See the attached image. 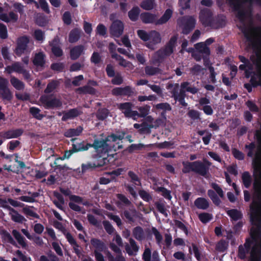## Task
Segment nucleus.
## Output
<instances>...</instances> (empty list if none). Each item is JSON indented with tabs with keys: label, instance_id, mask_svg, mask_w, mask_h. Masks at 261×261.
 <instances>
[{
	"label": "nucleus",
	"instance_id": "f257e3e1",
	"mask_svg": "<svg viewBox=\"0 0 261 261\" xmlns=\"http://www.w3.org/2000/svg\"><path fill=\"white\" fill-rule=\"evenodd\" d=\"M250 219L252 225L251 240L247 239L244 246L239 247V256L244 258L246 253L249 251L250 261H259L261 256V191L257 189H254L250 205Z\"/></svg>",
	"mask_w": 261,
	"mask_h": 261
},
{
	"label": "nucleus",
	"instance_id": "f03ea898",
	"mask_svg": "<svg viewBox=\"0 0 261 261\" xmlns=\"http://www.w3.org/2000/svg\"><path fill=\"white\" fill-rule=\"evenodd\" d=\"M124 135L125 134L123 132L118 135L112 134L108 136L105 140H95L92 145L87 144L86 146H84L83 144L79 145L73 144V150L66 151L63 159L69 158L74 152L86 150L90 147L93 146L97 153L98 156L102 158L105 160L106 156H108L110 151H116L117 149L121 148L120 141L123 139Z\"/></svg>",
	"mask_w": 261,
	"mask_h": 261
},
{
	"label": "nucleus",
	"instance_id": "7ed1b4c3",
	"mask_svg": "<svg viewBox=\"0 0 261 261\" xmlns=\"http://www.w3.org/2000/svg\"><path fill=\"white\" fill-rule=\"evenodd\" d=\"M177 39V38L176 36L171 37L165 48L158 51L155 54V56L158 57V59H156L157 60H159L160 59L166 56H169L173 52L176 46Z\"/></svg>",
	"mask_w": 261,
	"mask_h": 261
},
{
	"label": "nucleus",
	"instance_id": "20e7f679",
	"mask_svg": "<svg viewBox=\"0 0 261 261\" xmlns=\"http://www.w3.org/2000/svg\"><path fill=\"white\" fill-rule=\"evenodd\" d=\"M198 89L193 87L189 82H184L181 84L180 95L174 94L175 99L183 106H186V103L184 99V93L185 92H189L192 94H195L198 92Z\"/></svg>",
	"mask_w": 261,
	"mask_h": 261
},
{
	"label": "nucleus",
	"instance_id": "39448f33",
	"mask_svg": "<svg viewBox=\"0 0 261 261\" xmlns=\"http://www.w3.org/2000/svg\"><path fill=\"white\" fill-rule=\"evenodd\" d=\"M183 172H188L191 171H194L199 173L202 175H204L206 173V168L203 164L195 162L193 163H184Z\"/></svg>",
	"mask_w": 261,
	"mask_h": 261
},
{
	"label": "nucleus",
	"instance_id": "423d86ee",
	"mask_svg": "<svg viewBox=\"0 0 261 261\" xmlns=\"http://www.w3.org/2000/svg\"><path fill=\"white\" fill-rule=\"evenodd\" d=\"M29 43V39L26 36L20 37L17 40V45L15 49L16 54L20 56L22 54L30 52L32 47H29L28 45Z\"/></svg>",
	"mask_w": 261,
	"mask_h": 261
},
{
	"label": "nucleus",
	"instance_id": "0eeeda50",
	"mask_svg": "<svg viewBox=\"0 0 261 261\" xmlns=\"http://www.w3.org/2000/svg\"><path fill=\"white\" fill-rule=\"evenodd\" d=\"M178 25L182 30V33L188 34L192 30L195 24V19L192 17L182 18L178 20Z\"/></svg>",
	"mask_w": 261,
	"mask_h": 261
},
{
	"label": "nucleus",
	"instance_id": "6e6552de",
	"mask_svg": "<svg viewBox=\"0 0 261 261\" xmlns=\"http://www.w3.org/2000/svg\"><path fill=\"white\" fill-rule=\"evenodd\" d=\"M8 81L4 78L0 77V94L3 98L10 100L12 98V94L7 87Z\"/></svg>",
	"mask_w": 261,
	"mask_h": 261
},
{
	"label": "nucleus",
	"instance_id": "1a4fd4ad",
	"mask_svg": "<svg viewBox=\"0 0 261 261\" xmlns=\"http://www.w3.org/2000/svg\"><path fill=\"white\" fill-rule=\"evenodd\" d=\"M123 28L122 22L120 20H116L112 23L111 26V34L114 37H118L122 34Z\"/></svg>",
	"mask_w": 261,
	"mask_h": 261
},
{
	"label": "nucleus",
	"instance_id": "9d476101",
	"mask_svg": "<svg viewBox=\"0 0 261 261\" xmlns=\"http://www.w3.org/2000/svg\"><path fill=\"white\" fill-rule=\"evenodd\" d=\"M161 41V37L160 33L154 31H151L150 32L149 42L147 43L146 46L149 48L153 49L155 45Z\"/></svg>",
	"mask_w": 261,
	"mask_h": 261
},
{
	"label": "nucleus",
	"instance_id": "9b49d317",
	"mask_svg": "<svg viewBox=\"0 0 261 261\" xmlns=\"http://www.w3.org/2000/svg\"><path fill=\"white\" fill-rule=\"evenodd\" d=\"M200 20L205 26H209L211 24L212 14L208 9H204L200 13Z\"/></svg>",
	"mask_w": 261,
	"mask_h": 261
},
{
	"label": "nucleus",
	"instance_id": "f8f14e48",
	"mask_svg": "<svg viewBox=\"0 0 261 261\" xmlns=\"http://www.w3.org/2000/svg\"><path fill=\"white\" fill-rule=\"evenodd\" d=\"M123 171L122 169H118L117 170L112 171V172L106 174L107 177H103L100 178L99 182L101 184H108L111 180L115 178V176L120 175Z\"/></svg>",
	"mask_w": 261,
	"mask_h": 261
},
{
	"label": "nucleus",
	"instance_id": "ddd939ff",
	"mask_svg": "<svg viewBox=\"0 0 261 261\" xmlns=\"http://www.w3.org/2000/svg\"><path fill=\"white\" fill-rule=\"evenodd\" d=\"M70 199L71 202L69 203V205L74 211H80L81 210L79 204H86V203L83 202L82 198L79 196L71 195Z\"/></svg>",
	"mask_w": 261,
	"mask_h": 261
},
{
	"label": "nucleus",
	"instance_id": "4468645a",
	"mask_svg": "<svg viewBox=\"0 0 261 261\" xmlns=\"http://www.w3.org/2000/svg\"><path fill=\"white\" fill-rule=\"evenodd\" d=\"M40 99L42 103L47 108L59 107L61 105L60 100L57 98L42 96Z\"/></svg>",
	"mask_w": 261,
	"mask_h": 261
},
{
	"label": "nucleus",
	"instance_id": "2eb2a0df",
	"mask_svg": "<svg viewBox=\"0 0 261 261\" xmlns=\"http://www.w3.org/2000/svg\"><path fill=\"white\" fill-rule=\"evenodd\" d=\"M6 71L11 73L13 72H16L18 73H23V75L27 77L28 73L24 69L23 66H22L19 63H16L13 64L12 66H8L6 68Z\"/></svg>",
	"mask_w": 261,
	"mask_h": 261
},
{
	"label": "nucleus",
	"instance_id": "dca6fc26",
	"mask_svg": "<svg viewBox=\"0 0 261 261\" xmlns=\"http://www.w3.org/2000/svg\"><path fill=\"white\" fill-rule=\"evenodd\" d=\"M22 133L21 129L11 130L6 132L2 133L0 134L1 138L5 139H9L11 138H17L20 136Z\"/></svg>",
	"mask_w": 261,
	"mask_h": 261
},
{
	"label": "nucleus",
	"instance_id": "f3484780",
	"mask_svg": "<svg viewBox=\"0 0 261 261\" xmlns=\"http://www.w3.org/2000/svg\"><path fill=\"white\" fill-rule=\"evenodd\" d=\"M110 246L113 251L119 254L121 251L118 246H122V240L120 236L116 234Z\"/></svg>",
	"mask_w": 261,
	"mask_h": 261
},
{
	"label": "nucleus",
	"instance_id": "a211bd4d",
	"mask_svg": "<svg viewBox=\"0 0 261 261\" xmlns=\"http://www.w3.org/2000/svg\"><path fill=\"white\" fill-rule=\"evenodd\" d=\"M4 9L0 7V19L5 21H15L17 19V16L13 12L9 13V15L3 13Z\"/></svg>",
	"mask_w": 261,
	"mask_h": 261
},
{
	"label": "nucleus",
	"instance_id": "6ab92c4d",
	"mask_svg": "<svg viewBox=\"0 0 261 261\" xmlns=\"http://www.w3.org/2000/svg\"><path fill=\"white\" fill-rule=\"evenodd\" d=\"M135 128L138 129L141 133H149L150 129L153 127V125L150 123H147L146 122H144L141 124L135 123L134 125Z\"/></svg>",
	"mask_w": 261,
	"mask_h": 261
},
{
	"label": "nucleus",
	"instance_id": "aec40b11",
	"mask_svg": "<svg viewBox=\"0 0 261 261\" xmlns=\"http://www.w3.org/2000/svg\"><path fill=\"white\" fill-rule=\"evenodd\" d=\"M112 58L119 61V64L127 70H132L134 68L133 65L129 62L126 61L117 54H112Z\"/></svg>",
	"mask_w": 261,
	"mask_h": 261
},
{
	"label": "nucleus",
	"instance_id": "412c9836",
	"mask_svg": "<svg viewBox=\"0 0 261 261\" xmlns=\"http://www.w3.org/2000/svg\"><path fill=\"white\" fill-rule=\"evenodd\" d=\"M141 19L143 22L146 23H154L157 21L156 16L149 13H144L141 15Z\"/></svg>",
	"mask_w": 261,
	"mask_h": 261
},
{
	"label": "nucleus",
	"instance_id": "4be33fe9",
	"mask_svg": "<svg viewBox=\"0 0 261 261\" xmlns=\"http://www.w3.org/2000/svg\"><path fill=\"white\" fill-rule=\"evenodd\" d=\"M59 40L58 38H55L51 43L52 51L55 56L58 57L61 56L62 55V51L59 45Z\"/></svg>",
	"mask_w": 261,
	"mask_h": 261
},
{
	"label": "nucleus",
	"instance_id": "5701e85b",
	"mask_svg": "<svg viewBox=\"0 0 261 261\" xmlns=\"http://www.w3.org/2000/svg\"><path fill=\"white\" fill-rule=\"evenodd\" d=\"M172 10L170 9L166 10L162 17L160 19L157 20L155 22V24H162L167 22L171 18L172 15Z\"/></svg>",
	"mask_w": 261,
	"mask_h": 261
},
{
	"label": "nucleus",
	"instance_id": "b1692460",
	"mask_svg": "<svg viewBox=\"0 0 261 261\" xmlns=\"http://www.w3.org/2000/svg\"><path fill=\"white\" fill-rule=\"evenodd\" d=\"M129 245L126 246L127 253L130 255H136L138 251V248L136 245L135 241L133 239L129 240Z\"/></svg>",
	"mask_w": 261,
	"mask_h": 261
},
{
	"label": "nucleus",
	"instance_id": "393cba45",
	"mask_svg": "<svg viewBox=\"0 0 261 261\" xmlns=\"http://www.w3.org/2000/svg\"><path fill=\"white\" fill-rule=\"evenodd\" d=\"M195 48L203 56H207L210 54L209 48L207 47L206 44L203 42H200L195 45Z\"/></svg>",
	"mask_w": 261,
	"mask_h": 261
},
{
	"label": "nucleus",
	"instance_id": "a878e982",
	"mask_svg": "<svg viewBox=\"0 0 261 261\" xmlns=\"http://www.w3.org/2000/svg\"><path fill=\"white\" fill-rule=\"evenodd\" d=\"M194 203L195 206L199 209L205 210L209 206L208 201L203 198H197L195 201Z\"/></svg>",
	"mask_w": 261,
	"mask_h": 261
},
{
	"label": "nucleus",
	"instance_id": "bb28decb",
	"mask_svg": "<svg viewBox=\"0 0 261 261\" xmlns=\"http://www.w3.org/2000/svg\"><path fill=\"white\" fill-rule=\"evenodd\" d=\"M33 63L37 67H42L45 63L43 54L42 53L36 54L33 60Z\"/></svg>",
	"mask_w": 261,
	"mask_h": 261
},
{
	"label": "nucleus",
	"instance_id": "cd10ccee",
	"mask_svg": "<svg viewBox=\"0 0 261 261\" xmlns=\"http://www.w3.org/2000/svg\"><path fill=\"white\" fill-rule=\"evenodd\" d=\"M132 92L129 87H126L124 88H116L113 90L112 93L116 95H129Z\"/></svg>",
	"mask_w": 261,
	"mask_h": 261
},
{
	"label": "nucleus",
	"instance_id": "c85d7f7f",
	"mask_svg": "<svg viewBox=\"0 0 261 261\" xmlns=\"http://www.w3.org/2000/svg\"><path fill=\"white\" fill-rule=\"evenodd\" d=\"M91 243L92 245L95 248L94 251L101 252L105 249V246L104 243L98 239H92L91 240Z\"/></svg>",
	"mask_w": 261,
	"mask_h": 261
},
{
	"label": "nucleus",
	"instance_id": "c756f323",
	"mask_svg": "<svg viewBox=\"0 0 261 261\" xmlns=\"http://www.w3.org/2000/svg\"><path fill=\"white\" fill-rule=\"evenodd\" d=\"M9 214L11 216L12 219L15 222L22 223L25 220V219L23 216L19 215L13 208H9Z\"/></svg>",
	"mask_w": 261,
	"mask_h": 261
},
{
	"label": "nucleus",
	"instance_id": "7c9ffc66",
	"mask_svg": "<svg viewBox=\"0 0 261 261\" xmlns=\"http://www.w3.org/2000/svg\"><path fill=\"white\" fill-rule=\"evenodd\" d=\"M81 111L77 109H73L70 110L64 114L62 119L64 120H66L69 119H72L79 115Z\"/></svg>",
	"mask_w": 261,
	"mask_h": 261
},
{
	"label": "nucleus",
	"instance_id": "2f4dec72",
	"mask_svg": "<svg viewBox=\"0 0 261 261\" xmlns=\"http://www.w3.org/2000/svg\"><path fill=\"white\" fill-rule=\"evenodd\" d=\"M83 130L82 127L79 126L76 128L69 129L65 132V136L67 137H72L77 136L82 133Z\"/></svg>",
	"mask_w": 261,
	"mask_h": 261
},
{
	"label": "nucleus",
	"instance_id": "473e14b6",
	"mask_svg": "<svg viewBox=\"0 0 261 261\" xmlns=\"http://www.w3.org/2000/svg\"><path fill=\"white\" fill-rule=\"evenodd\" d=\"M84 48L82 46H76L73 48L70 53L71 57L72 59H76L83 53Z\"/></svg>",
	"mask_w": 261,
	"mask_h": 261
},
{
	"label": "nucleus",
	"instance_id": "72a5a7b5",
	"mask_svg": "<svg viewBox=\"0 0 261 261\" xmlns=\"http://www.w3.org/2000/svg\"><path fill=\"white\" fill-rule=\"evenodd\" d=\"M12 234L15 237V239L17 240L18 244L21 246L22 247H25L26 246V243L24 241V238L21 236L18 231L16 230H13L12 231Z\"/></svg>",
	"mask_w": 261,
	"mask_h": 261
},
{
	"label": "nucleus",
	"instance_id": "f704fd0d",
	"mask_svg": "<svg viewBox=\"0 0 261 261\" xmlns=\"http://www.w3.org/2000/svg\"><path fill=\"white\" fill-rule=\"evenodd\" d=\"M153 189H154L155 191L161 192V194L166 198L171 200L172 198V196L170 195V192L167 189L163 188V187H156L154 186L153 187Z\"/></svg>",
	"mask_w": 261,
	"mask_h": 261
},
{
	"label": "nucleus",
	"instance_id": "c9c22d12",
	"mask_svg": "<svg viewBox=\"0 0 261 261\" xmlns=\"http://www.w3.org/2000/svg\"><path fill=\"white\" fill-rule=\"evenodd\" d=\"M80 31L76 29L71 31L69 37V42H76L80 38Z\"/></svg>",
	"mask_w": 261,
	"mask_h": 261
},
{
	"label": "nucleus",
	"instance_id": "e433bc0d",
	"mask_svg": "<svg viewBox=\"0 0 261 261\" xmlns=\"http://www.w3.org/2000/svg\"><path fill=\"white\" fill-rule=\"evenodd\" d=\"M191 0H179V6L180 7L179 13L181 15L184 14L183 11L190 8V2Z\"/></svg>",
	"mask_w": 261,
	"mask_h": 261
},
{
	"label": "nucleus",
	"instance_id": "4c0bfd02",
	"mask_svg": "<svg viewBox=\"0 0 261 261\" xmlns=\"http://www.w3.org/2000/svg\"><path fill=\"white\" fill-rule=\"evenodd\" d=\"M139 13V8L135 7L128 12L129 18L132 21H136L138 19Z\"/></svg>",
	"mask_w": 261,
	"mask_h": 261
},
{
	"label": "nucleus",
	"instance_id": "58836bf2",
	"mask_svg": "<svg viewBox=\"0 0 261 261\" xmlns=\"http://www.w3.org/2000/svg\"><path fill=\"white\" fill-rule=\"evenodd\" d=\"M132 105L129 102H125L124 103H121L119 105V109L122 111V112L124 114L125 116L127 115H129V113L130 112V110H131Z\"/></svg>",
	"mask_w": 261,
	"mask_h": 261
},
{
	"label": "nucleus",
	"instance_id": "ea45409f",
	"mask_svg": "<svg viewBox=\"0 0 261 261\" xmlns=\"http://www.w3.org/2000/svg\"><path fill=\"white\" fill-rule=\"evenodd\" d=\"M141 6L144 9L151 10L154 7L155 4L153 0H145L141 4Z\"/></svg>",
	"mask_w": 261,
	"mask_h": 261
},
{
	"label": "nucleus",
	"instance_id": "a19ab883",
	"mask_svg": "<svg viewBox=\"0 0 261 261\" xmlns=\"http://www.w3.org/2000/svg\"><path fill=\"white\" fill-rule=\"evenodd\" d=\"M242 180L246 188H248L251 183V178L248 172H244L242 174Z\"/></svg>",
	"mask_w": 261,
	"mask_h": 261
},
{
	"label": "nucleus",
	"instance_id": "79ce46f5",
	"mask_svg": "<svg viewBox=\"0 0 261 261\" xmlns=\"http://www.w3.org/2000/svg\"><path fill=\"white\" fill-rule=\"evenodd\" d=\"M11 84L17 90L22 89L24 87L23 83L14 77H12L10 80Z\"/></svg>",
	"mask_w": 261,
	"mask_h": 261
},
{
	"label": "nucleus",
	"instance_id": "37998d69",
	"mask_svg": "<svg viewBox=\"0 0 261 261\" xmlns=\"http://www.w3.org/2000/svg\"><path fill=\"white\" fill-rule=\"evenodd\" d=\"M227 214L234 220L239 219L242 216L241 213L236 210L228 211Z\"/></svg>",
	"mask_w": 261,
	"mask_h": 261
},
{
	"label": "nucleus",
	"instance_id": "c03bdc74",
	"mask_svg": "<svg viewBox=\"0 0 261 261\" xmlns=\"http://www.w3.org/2000/svg\"><path fill=\"white\" fill-rule=\"evenodd\" d=\"M133 234L137 240H140L143 237V230L140 227H136L134 229Z\"/></svg>",
	"mask_w": 261,
	"mask_h": 261
},
{
	"label": "nucleus",
	"instance_id": "a18cd8bd",
	"mask_svg": "<svg viewBox=\"0 0 261 261\" xmlns=\"http://www.w3.org/2000/svg\"><path fill=\"white\" fill-rule=\"evenodd\" d=\"M64 234H65L66 239H67L68 241L69 242V243L73 246V247L75 250V251L77 252V249L76 248V247H77V245H76V242L74 239V238L72 237V236L68 232H65L64 233Z\"/></svg>",
	"mask_w": 261,
	"mask_h": 261
},
{
	"label": "nucleus",
	"instance_id": "49530a36",
	"mask_svg": "<svg viewBox=\"0 0 261 261\" xmlns=\"http://www.w3.org/2000/svg\"><path fill=\"white\" fill-rule=\"evenodd\" d=\"M246 105L248 108L252 112H257L259 111L258 107L256 106V105L251 100H248L246 102Z\"/></svg>",
	"mask_w": 261,
	"mask_h": 261
},
{
	"label": "nucleus",
	"instance_id": "de8ad7c7",
	"mask_svg": "<svg viewBox=\"0 0 261 261\" xmlns=\"http://www.w3.org/2000/svg\"><path fill=\"white\" fill-rule=\"evenodd\" d=\"M138 35L139 37L144 41H149L150 37V33L148 34L147 32L143 30H138Z\"/></svg>",
	"mask_w": 261,
	"mask_h": 261
},
{
	"label": "nucleus",
	"instance_id": "09e8293b",
	"mask_svg": "<svg viewBox=\"0 0 261 261\" xmlns=\"http://www.w3.org/2000/svg\"><path fill=\"white\" fill-rule=\"evenodd\" d=\"M145 72L147 75H153L159 72V70L156 68L151 66H147L145 68Z\"/></svg>",
	"mask_w": 261,
	"mask_h": 261
},
{
	"label": "nucleus",
	"instance_id": "8fccbe9b",
	"mask_svg": "<svg viewBox=\"0 0 261 261\" xmlns=\"http://www.w3.org/2000/svg\"><path fill=\"white\" fill-rule=\"evenodd\" d=\"M199 218L202 222L206 223L212 219V216L207 213H202L199 215Z\"/></svg>",
	"mask_w": 261,
	"mask_h": 261
},
{
	"label": "nucleus",
	"instance_id": "3c124183",
	"mask_svg": "<svg viewBox=\"0 0 261 261\" xmlns=\"http://www.w3.org/2000/svg\"><path fill=\"white\" fill-rule=\"evenodd\" d=\"M7 37V30L6 26L0 24V38L5 39Z\"/></svg>",
	"mask_w": 261,
	"mask_h": 261
},
{
	"label": "nucleus",
	"instance_id": "603ef678",
	"mask_svg": "<svg viewBox=\"0 0 261 261\" xmlns=\"http://www.w3.org/2000/svg\"><path fill=\"white\" fill-rule=\"evenodd\" d=\"M56 196L58 198L59 201H55L54 203L59 208L63 210V204L64 203V199L61 196L59 195V194L56 195Z\"/></svg>",
	"mask_w": 261,
	"mask_h": 261
},
{
	"label": "nucleus",
	"instance_id": "864d4df0",
	"mask_svg": "<svg viewBox=\"0 0 261 261\" xmlns=\"http://www.w3.org/2000/svg\"><path fill=\"white\" fill-rule=\"evenodd\" d=\"M117 50L120 53L126 55L129 59H135L134 55L130 53V50L129 48L128 51L121 48H118Z\"/></svg>",
	"mask_w": 261,
	"mask_h": 261
},
{
	"label": "nucleus",
	"instance_id": "5fc2aeb1",
	"mask_svg": "<svg viewBox=\"0 0 261 261\" xmlns=\"http://www.w3.org/2000/svg\"><path fill=\"white\" fill-rule=\"evenodd\" d=\"M34 37L38 41H42L44 38V33L40 30H36L34 32Z\"/></svg>",
	"mask_w": 261,
	"mask_h": 261
},
{
	"label": "nucleus",
	"instance_id": "6e6d98bb",
	"mask_svg": "<svg viewBox=\"0 0 261 261\" xmlns=\"http://www.w3.org/2000/svg\"><path fill=\"white\" fill-rule=\"evenodd\" d=\"M103 224L105 229H106L108 233H109V234H111L113 232L114 229L109 222H108V221H103Z\"/></svg>",
	"mask_w": 261,
	"mask_h": 261
},
{
	"label": "nucleus",
	"instance_id": "4d7b16f0",
	"mask_svg": "<svg viewBox=\"0 0 261 261\" xmlns=\"http://www.w3.org/2000/svg\"><path fill=\"white\" fill-rule=\"evenodd\" d=\"M23 210L27 216L32 217H37V215L33 211L32 208L26 207Z\"/></svg>",
	"mask_w": 261,
	"mask_h": 261
},
{
	"label": "nucleus",
	"instance_id": "13d9d810",
	"mask_svg": "<svg viewBox=\"0 0 261 261\" xmlns=\"http://www.w3.org/2000/svg\"><path fill=\"white\" fill-rule=\"evenodd\" d=\"M152 232L155 237L156 241L158 244H160L162 241V236L159 232L155 228L152 229Z\"/></svg>",
	"mask_w": 261,
	"mask_h": 261
},
{
	"label": "nucleus",
	"instance_id": "bf43d9fd",
	"mask_svg": "<svg viewBox=\"0 0 261 261\" xmlns=\"http://www.w3.org/2000/svg\"><path fill=\"white\" fill-rule=\"evenodd\" d=\"M227 244L224 241H220L217 245V249L220 251H224L227 247Z\"/></svg>",
	"mask_w": 261,
	"mask_h": 261
},
{
	"label": "nucleus",
	"instance_id": "052dcab7",
	"mask_svg": "<svg viewBox=\"0 0 261 261\" xmlns=\"http://www.w3.org/2000/svg\"><path fill=\"white\" fill-rule=\"evenodd\" d=\"M52 246L58 255L61 256L63 255L62 249L58 243L54 242L52 243Z\"/></svg>",
	"mask_w": 261,
	"mask_h": 261
},
{
	"label": "nucleus",
	"instance_id": "680f3d73",
	"mask_svg": "<svg viewBox=\"0 0 261 261\" xmlns=\"http://www.w3.org/2000/svg\"><path fill=\"white\" fill-rule=\"evenodd\" d=\"M97 34L103 36L106 33V28L102 24H99L96 29Z\"/></svg>",
	"mask_w": 261,
	"mask_h": 261
},
{
	"label": "nucleus",
	"instance_id": "e2e57ef3",
	"mask_svg": "<svg viewBox=\"0 0 261 261\" xmlns=\"http://www.w3.org/2000/svg\"><path fill=\"white\" fill-rule=\"evenodd\" d=\"M139 194L141 197L146 201H149L151 198L149 194L144 191H140Z\"/></svg>",
	"mask_w": 261,
	"mask_h": 261
},
{
	"label": "nucleus",
	"instance_id": "0e129e2a",
	"mask_svg": "<svg viewBox=\"0 0 261 261\" xmlns=\"http://www.w3.org/2000/svg\"><path fill=\"white\" fill-rule=\"evenodd\" d=\"M232 153L234 158L238 160H243L244 159V155L241 151L234 149L232 150Z\"/></svg>",
	"mask_w": 261,
	"mask_h": 261
},
{
	"label": "nucleus",
	"instance_id": "69168bd1",
	"mask_svg": "<svg viewBox=\"0 0 261 261\" xmlns=\"http://www.w3.org/2000/svg\"><path fill=\"white\" fill-rule=\"evenodd\" d=\"M149 107L145 106L144 107H141L139 108V111L140 112V116L141 117H144L145 116L147 115L148 113V112L149 111Z\"/></svg>",
	"mask_w": 261,
	"mask_h": 261
},
{
	"label": "nucleus",
	"instance_id": "338daca9",
	"mask_svg": "<svg viewBox=\"0 0 261 261\" xmlns=\"http://www.w3.org/2000/svg\"><path fill=\"white\" fill-rule=\"evenodd\" d=\"M57 86V83L56 82H53L49 83L45 89V92L49 93L51 92L54 89H55Z\"/></svg>",
	"mask_w": 261,
	"mask_h": 261
},
{
	"label": "nucleus",
	"instance_id": "774afa93",
	"mask_svg": "<svg viewBox=\"0 0 261 261\" xmlns=\"http://www.w3.org/2000/svg\"><path fill=\"white\" fill-rule=\"evenodd\" d=\"M3 239L7 242L10 243L12 244H14L15 243V242L13 238H12V237L11 236V235L7 232H5L4 233Z\"/></svg>",
	"mask_w": 261,
	"mask_h": 261
}]
</instances>
